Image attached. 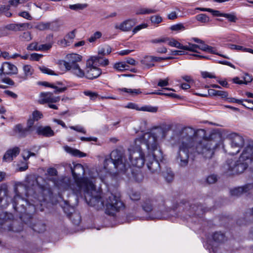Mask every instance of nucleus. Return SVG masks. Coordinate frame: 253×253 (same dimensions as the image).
I'll use <instances>...</instances> for the list:
<instances>
[{
    "instance_id": "nucleus-42",
    "label": "nucleus",
    "mask_w": 253,
    "mask_h": 253,
    "mask_svg": "<svg viewBox=\"0 0 253 253\" xmlns=\"http://www.w3.org/2000/svg\"><path fill=\"white\" fill-rule=\"evenodd\" d=\"M170 30L172 31H184L185 29V27L184 24L182 23H178L176 24L173 25L169 28Z\"/></svg>"
},
{
    "instance_id": "nucleus-61",
    "label": "nucleus",
    "mask_w": 253,
    "mask_h": 253,
    "mask_svg": "<svg viewBox=\"0 0 253 253\" xmlns=\"http://www.w3.org/2000/svg\"><path fill=\"white\" fill-rule=\"evenodd\" d=\"M43 55L37 53H34L30 55V59L32 61H39Z\"/></svg>"
},
{
    "instance_id": "nucleus-21",
    "label": "nucleus",
    "mask_w": 253,
    "mask_h": 253,
    "mask_svg": "<svg viewBox=\"0 0 253 253\" xmlns=\"http://www.w3.org/2000/svg\"><path fill=\"white\" fill-rule=\"evenodd\" d=\"M37 133L38 135L45 137H51L54 135V132L49 126H38L37 128Z\"/></svg>"
},
{
    "instance_id": "nucleus-43",
    "label": "nucleus",
    "mask_w": 253,
    "mask_h": 253,
    "mask_svg": "<svg viewBox=\"0 0 253 253\" xmlns=\"http://www.w3.org/2000/svg\"><path fill=\"white\" fill-rule=\"evenodd\" d=\"M102 34L100 32L97 31L88 39V41L89 42H94L97 39H100L102 37Z\"/></svg>"
},
{
    "instance_id": "nucleus-10",
    "label": "nucleus",
    "mask_w": 253,
    "mask_h": 253,
    "mask_svg": "<svg viewBox=\"0 0 253 253\" xmlns=\"http://www.w3.org/2000/svg\"><path fill=\"white\" fill-rule=\"evenodd\" d=\"M93 64L92 60H87L86 64L84 77L89 79L93 80L97 78L102 73L101 70Z\"/></svg>"
},
{
    "instance_id": "nucleus-59",
    "label": "nucleus",
    "mask_w": 253,
    "mask_h": 253,
    "mask_svg": "<svg viewBox=\"0 0 253 253\" xmlns=\"http://www.w3.org/2000/svg\"><path fill=\"white\" fill-rule=\"evenodd\" d=\"M129 197L132 201H138L140 199V193L137 192H133L129 194Z\"/></svg>"
},
{
    "instance_id": "nucleus-24",
    "label": "nucleus",
    "mask_w": 253,
    "mask_h": 253,
    "mask_svg": "<svg viewBox=\"0 0 253 253\" xmlns=\"http://www.w3.org/2000/svg\"><path fill=\"white\" fill-rule=\"evenodd\" d=\"M30 224H27L31 227L33 230L38 233L43 232L45 230V225L42 221H38L36 223L33 224L32 220L30 221Z\"/></svg>"
},
{
    "instance_id": "nucleus-33",
    "label": "nucleus",
    "mask_w": 253,
    "mask_h": 253,
    "mask_svg": "<svg viewBox=\"0 0 253 253\" xmlns=\"http://www.w3.org/2000/svg\"><path fill=\"white\" fill-rule=\"evenodd\" d=\"M192 215L200 214V211H203V207L201 205H191L189 209Z\"/></svg>"
},
{
    "instance_id": "nucleus-52",
    "label": "nucleus",
    "mask_w": 253,
    "mask_h": 253,
    "mask_svg": "<svg viewBox=\"0 0 253 253\" xmlns=\"http://www.w3.org/2000/svg\"><path fill=\"white\" fill-rule=\"evenodd\" d=\"M42 114L41 112L38 110H36L33 112L32 117H31L33 119V120H35V121H38L40 119L42 118Z\"/></svg>"
},
{
    "instance_id": "nucleus-15",
    "label": "nucleus",
    "mask_w": 253,
    "mask_h": 253,
    "mask_svg": "<svg viewBox=\"0 0 253 253\" xmlns=\"http://www.w3.org/2000/svg\"><path fill=\"white\" fill-rule=\"evenodd\" d=\"M221 233L220 232H215L212 234L210 239V245L214 253H217L218 249L221 245Z\"/></svg>"
},
{
    "instance_id": "nucleus-3",
    "label": "nucleus",
    "mask_w": 253,
    "mask_h": 253,
    "mask_svg": "<svg viewBox=\"0 0 253 253\" xmlns=\"http://www.w3.org/2000/svg\"><path fill=\"white\" fill-rule=\"evenodd\" d=\"M73 176L75 179V184L71 186L74 194L77 196L82 195L83 193L86 203L90 206H95L97 209L102 208L103 205L97 197H93L92 193L95 192V186L87 178L83 177L84 174V169L80 164L75 165L71 168Z\"/></svg>"
},
{
    "instance_id": "nucleus-20",
    "label": "nucleus",
    "mask_w": 253,
    "mask_h": 253,
    "mask_svg": "<svg viewBox=\"0 0 253 253\" xmlns=\"http://www.w3.org/2000/svg\"><path fill=\"white\" fill-rule=\"evenodd\" d=\"M13 131L19 138H24L30 133L27 128L24 127L21 124L15 125L13 128Z\"/></svg>"
},
{
    "instance_id": "nucleus-57",
    "label": "nucleus",
    "mask_w": 253,
    "mask_h": 253,
    "mask_svg": "<svg viewBox=\"0 0 253 253\" xmlns=\"http://www.w3.org/2000/svg\"><path fill=\"white\" fill-rule=\"evenodd\" d=\"M148 26V25L147 23H142L139 25L135 27L132 30V32L133 34H134L138 32L139 31L141 30V29L147 28Z\"/></svg>"
},
{
    "instance_id": "nucleus-7",
    "label": "nucleus",
    "mask_w": 253,
    "mask_h": 253,
    "mask_svg": "<svg viewBox=\"0 0 253 253\" xmlns=\"http://www.w3.org/2000/svg\"><path fill=\"white\" fill-rule=\"evenodd\" d=\"M225 139L230 141L231 148L224 151L232 155L238 154L245 145V139L242 135L223 129L222 130V141Z\"/></svg>"
},
{
    "instance_id": "nucleus-16",
    "label": "nucleus",
    "mask_w": 253,
    "mask_h": 253,
    "mask_svg": "<svg viewBox=\"0 0 253 253\" xmlns=\"http://www.w3.org/2000/svg\"><path fill=\"white\" fill-rule=\"evenodd\" d=\"M20 149L18 147H14L8 149L5 153L2 158L3 161L11 162L20 153Z\"/></svg>"
},
{
    "instance_id": "nucleus-13",
    "label": "nucleus",
    "mask_w": 253,
    "mask_h": 253,
    "mask_svg": "<svg viewBox=\"0 0 253 253\" xmlns=\"http://www.w3.org/2000/svg\"><path fill=\"white\" fill-rule=\"evenodd\" d=\"M136 19H128L124 21L120 24H116L115 26V28L123 32H128L130 31L132 29V27L136 25Z\"/></svg>"
},
{
    "instance_id": "nucleus-53",
    "label": "nucleus",
    "mask_w": 253,
    "mask_h": 253,
    "mask_svg": "<svg viewBox=\"0 0 253 253\" xmlns=\"http://www.w3.org/2000/svg\"><path fill=\"white\" fill-rule=\"evenodd\" d=\"M77 33V30L74 29L73 31L68 33L65 36V37L69 41H72V43L73 42V41L76 37V34Z\"/></svg>"
},
{
    "instance_id": "nucleus-14",
    "label": "nucleus",
    "mask_w": 253,
    "mask_h": 253,
    "mask_svg": "<svg viewBox=\"0 0 253 253\" xmlns=\"http://www.w3.org/2000/svg\"><path fill=\"white\" fill-rule=\"evenodd\" d=\"M60 100L59 96H55L50 92H41L40 95L39 102L41 104L49 103H56Z\"/></svg>"
},
{
    "instance_id": "nucleus-40",
    "label": "nucleus",
    "mask_w": 253,
    "mask_h": 253,
    "mask_svg": "<svg viewBox=\"0 0 253 253\" xmlns=\"http://www.w3.org/2000/svg\"><path fill=\"white\" fill-rule=\"evenodd\" d=\"M230 48L237 50H241L245 52H249L253 53V50L250 48H245L241 45H236L234 44L229 45Z\"/></svg>"
},
{
    "instance_id": "nucleus-49",
    "label": "nucleus",
    "mask_w": 253,
    "mask_h": 253,
    "mask_svg": "<svg viewBox=\"0 0 253 253\" xmlns=\"http://www.w3.org/2000/svg\"><path fill=\"white\" fill-rule=\"evenodd\" d=\"M18 31L30 29L33 28L29 23L17 24Z\"/></svg>"
},
{
    "instance_id": "nucleus-29",
    "label": "nucleus",
    "mask_w": 253,
    "mask_h": 253,
    "mask_svg": "<svg viewBox=\"0 0 253 253\" xmlns=\"http://www.w3.org/2000/svg\"><path fill=\"white\" fill-rule=\"evenodd\" d=\"M41 84L44 86L49 87L54 89V93L55 94L63 92L66 89V87H58L53 84H50L47 82H43L41 83Z\"/></svg>"
},
{
    "instance_id": "nucleus-37",
    "label": "nucleus",
    "mask_w": 253,
    "mask_h": 253,
    "mask_svg": "<svg viewBox=\"0 0 253 253\" xmlns=\"http://www.w3.org/2000/svg\"><path fill=\"white\" fill-rule=\"evenodd\" d=\"M119 90L128 93L130 94L131 96H135L142 92L140 89H130L126 88H120Z\"/></svg>"
},
{
    "instance_id": "nucleus-55",
    "label": "nucleus",
    "mask_w": 253,
    "mask_h": 253,
    "mask_svg": "<svg viewBox=\"0 0 253 253\" xmlns=\"http://www.w3.org/2000/svg\"><path fill=\"white\" fill-rule=\"evenodd\" d=\"M72 43V41L68 40L65 37L58 41V44L64 47L69 46Z\"/></svg>"
},
{
    "instance_id": "nucleus-51",
    "label": "nucleus",
    "mask_w": 253,
    "mask_h": 253,
    "mask_svg": "<svg viewBox=\"0 0 253 253\" xmlns=\"http://www.w3.org/2000/svg\"><path fill=\"white\" fill-rule=\"evenodd\" d=\"M39 69H40V71L44 74H46L50 75H56V76L57 75V74L55 73L53 71L51 70V69H50L46 67H44V66L40 67Z\"/></svg>"
},
{
    "instance_id": "nucleus-17",
    "label": "nucleus",
    "mask_w": 253,
    "mask_h": 253,
    "mask_svg": "<svg viewBox=\"0 0 253 253\" xmlns=\"http://www.w3.org/2000/svg\"><path fill=\"white\" fill-rule=\"evenodd\" d=\"M35 28L40 31H43L45 30H51L53 31H57L59 29V26L58 25L56 21H53L51 22H39L35 26Z\"/></svg>"
},
{
    "instance_id": "nucleus-30",
    "label": "nucleus",
    "mask_w": 253,
    "mask_h": 253,
    "mask_svg": "<svg viewBox=\"0 0 253 253\" xmlns=\"http://www.w3.org/2000/svg\"><path fill=\"white\" fill-rule=\"evenodd\" d=\"M162 174L166 180L168 182L172 181L174 178V173L170 168H167L165 170L163 171Z\"/></svg>"
},
{
    "instance_id": "nucleus-48",
    "label": "nucleus",
    "mask_w": 253,
    "mask_h": 253,
    "mask_svg": "<svg viewBox=\"0 0 253 253\" xmlns=\"http://www.w3.org/2000/svg\"><path fill=\"white\" fill-rule=\"evenodd\" d=\"M20 39L22 41H30L32 39L31 33L29 32H24L20 36Z\"/></svg>"
},
{
    "instance_id": "nucleus-18",
    "label": "nucleus",
    "mask_w": 253,
    "mask_h": 253,
    "mask_svg": "<svg viewBox=\"0 0 253 253\" xmlns=\"http://www.w3.org/2000/svg\"><path fill=\"white\" fill-rule=\"evenodd\" d=\"M240 160L253 161V144H249L244 149L240 158Z\"/></svg>"
},
{
    "instance_id": "nucleus-58",
    "label": "nucleus",
    "mask_w": 253,
    "mask_h": 253,
    "mask_svg": "<svg viewBox=\"0 0 253 253\" xmlns=\"http://www.w3.org/2000/svg\"><path fill=\"white\" fill-rule=\"evenodd\" d=\"M70 128L77 132H81L84 134H85L86 132V130L84 129V128L80 126H70Z\"/></svg>"
},
{
    "instance_id": "nucleus-32",
    "label": "nucleus",
    "mask_w": 253,
    "mask_h": 253,
    "mask_svg": "<svg viewBox=\"0 0 253 253\" xmlns=\"http://www.w3.org/2000/svg\"><path fill=\"white\" fill-rule=\"evenodd\" d=\"M174 210H170L169 212H170L169 214H168L167 212L168 211H163V213H157L154 216H153L152 218H158V219H162V218H167L169 217V215H172V213L174 212Z\"/></svg>"
},
{
    "instance_id": "nucleus-26",
    "label": "nucleus",
    "mask_w": 253,
    "mask_h": 253,
    "mask_svg": "<svg viewBox=\"0 0 253 253\" xmlns=\"http://www.w3.org/2000/svg\"><path fill=\"white\" fill-rule=\"evenodd\" d=\"M155 202L154 200L146 199L141 205L142 209L146 212L152 211Z\"/></svg>"
},
{
    "instance_id": "nucleus-6",
    "label": "nucleus",
    "mask_w": 253,
    "mask_h": 253,
    "mask_svg": "<svg viewBox=\"0 0 253 253\" xmlns=\"http://www.w3.org/2000/svg\"><path fill=\"white\" fill-rule=\"evenodd\" d=\"M82 59V56L79 54H68L66 56V60H59L58 64L60 66H64L66 71H71V73L76 76L82 78L85 76L84 72L78 64Z\"/></svg>"
},
{
    "instance_id": "nucleus-5",
    "label": "nucleus",
    "mask_w": 253,
    "mask_h": 253,
    "mask_svg": "<svg viewBox=\"0 0 253 253\" xmlns=\"http://www.w3.org/2000/svg\"><path fill=\"white\" fill-rule=\"evenodd\" d=\"M161 128L156 129V132L146 133L142 138L136 139V142L139 141L145 144L149 153L158 158L162 157V151L160 149L157 142L158 134L162 133Z\"/></svg>"
},
{
    "instance_id": "nucleus-12",
    "label": "nucleus",
    "mask_w": 253,
    "mask_h": 253,
    "mask_svg": "<svg viewBox=\"0 0 253 253\" xmlns=\"http://www.w3.org/2000/svg\"><path fill=\"white\" fill-rule=\"evenodd\" d=\"M147 166L149 170L152 173H157L160 170V165L159 161H161L163 159V156L161 158H158L152 155L151 156L147 157Z\"/></svg>"
},
{
    "instance_id": "nucleus-64",
    "label": "nucleus",
    "mask_w": 253,
    "mask_h": 253,
    "mask_svg": "<svg viewBox=\"0 0 253 253\" xmlns=\"http://www.w3.org/2000/svg\"><path fill=\"white\" fill-rule=\"evenodd\" d=\"M197 19L202 22H206L208 20V17L205 14H200L197 15Z\"/></svg>"
},
{
    "instance_id": "nucleus-31",
    "label": "nucleus",
    "mask_w": 253,
    "mask_h": 253,
    "mask_svg": "<svg viewBox=\"0 0 253 253\" xmlns=\"http://www.w3.org/2000/svg\"><path fill=\"white\" fill-rule=\"evenodd\" d=\"M157 11V10L154 9L140 7L136 10L135 13L137 15L149 14L155 13Z\"/></svg>"
},
{
    "instance_id": "nucleus-45",
    "label": "nucleus",
    "mask_w": 253,
    "mask_h": 253,
    "mask_svg": "<svg viewBox=\"0 0 253 253\" xmlns=\"http://www.w3.org/2000/svg\"><path fill=\"white\" fill-rule=\"evenodd\" d=\"M83 93L85 95L88 96L91 100H95L99 96L97 92L90 90H85Z\"/></svg>"
},
{
    "instance_id": "nucleus-19",
    "label": "nucleus",
    "mask_w": 253,
    "mask_h": 253,
    "mask_svg": "<svg viewBox=\"0 0 253 253\" xmlns=\"http://www.w3.org/2000/svg\"><path fill=\"white\" fill-rule=\"evenodd\" d=\"M1 70L3 75H15L18 73V69L16 66L7 62H5L2 64Z\"/></svg>"
},
{
    "instance_id": "nucleus-1",
    "label": "nucleus",
    "mask_w": 253,
    "mask_h": 253,
    "mask_svg": "<svg viewBox=\"0 0 253 253\" xmlns=\"http://www.w3.org/2000/svg\"><path fill=\"white\" fill-rule=\"evenodd\" d=\"M212 135L208 137L205 129H199L195 131L191 127H186L175 134L173 139L179 144V165L184 167L188 163L189 154H202L204 157L210 159L214 152L211 148L210 139Z\"/></svg>"
},
{
    "instance_id": "nucleus-38",
    "label": "nucleus",
    "mask_w": 253,
    "mask_h": 253,
    "mask_svg": "<svg viewBox=\"0 0 253 253\" xmlns=\"http://www.w3.org/2000/svg\"><path fill=\"white\" fill-rule=\"evenodd\" d=\"M150 20L154 25H158L163 21L162 17L159 14L151 16Z\"/></svg>"
},
{
    "instance_id": "nucleus-27",
    "label": "nucleus",
    "mask_w": 253,
    "mask_h": 253,
    "mask_svg": "<svg viewBox=\"0 0 253 253\" xmlns=\"http://www.w3.org/2000/svg\"><path fill=\"white\" fill-rule=\"evenodd\" d=\"M65 150L67 153L75 157L82 158L86 156V154L80 151L78 149H73L69 146L65 147Z\"/></svg>"
},
{
    "instance_id": "nucleus-28",
    "label": "nucleus",
    "mask_w": 253,
    "mask_h": 253,
    "mask_svg": "<svg viewBox=\"0 0 253 253\" xmlns=\"http://www.w3.org/2000/svg\"><path fill=\"white\" fill-rule=\"evenodd\" d=\"M7 226V230L9 231H12L15 232H19L23 230L22 226L19 225L18 228L16 227V223L15 222H13L12 224L9 225L6 224V223H3V220L0 219V225Z\"/></svg>"
},
{
    "instance_id": "nucleus-60",
    "label": "nucleus",
    "mask_w": 253,
    "mask_h": 253,
    "mask_svg": "<svg viewBox=\"0 0 253 253\" xmlns=\"http://www.w3.org/2000/svg\"><path fill=\"white\" fill-rule=\"evenodd\" d=\"M149 58L152 61L160 62L161 61L164 60L172 59V58L171 57H160L151 56L149 57Z\"/></svg>"
},
{
    "instance_id": "nucleus-34",
    "label": "nucleus",
    "mask_w": 253,
    "mask_h": 253,
    "mask_svg": "<svg viewBox=\"0 0 253 253\" xmlns=\"http://www.w3.org/2000/svg\"><path fill=\"white\" fill-rule=\"evenodd\" d=\"M112 51V48L109 45H104L100 47L98 53L99 55H105L110 54Z\"/></svg>"
},
{
    "instance_id": "nucleus-62",
    "label": "nucleus",
    "mask_w": 253,
    "mask_h": 253,
    "mask_svg": "<svg viewBox=\"0 0 253 253\" xmlns=\"http://www.w3.org/2000/svg\"><path fill=\"white\" fill-rule=\"evenodd\" d=\"M35 121L30 117L27 121V129L31 132L32 131V127L34 124Z\"/></svg>"
},
{
    "instance_id": "nucleus-47",
    "label": "nucleus",
    "mask_w": 253,
    "mask_h": 253,
    "mask_svg": "<svg viewBox=\"0 0 253 253\" xmlns=\"http://www.w3.org/2000/svg\"><path fill=\"white\" fill-rule=\"evenodd\" d=\"M222 17L226 18L229 22H235L237 18L233 13H222Z\"/></svg>"
},
{
    "instance_id": "nucleus-63",
    "label": "nucleus",
    "mask_w": 253,
    "mask_h": 253,
    "mask_svg": "<svg viewBox=\"0 0 253 253\" xmlns=\"http://www.w3.org/2000/svg\"><path fill=\"white\" fill-rule=\"evenodd\" d=\"M52 46L50 43L39 45V51H46L49 49Z\"/></svg>"
},
{
    "instance_id": "nucleus-41",
    "label": "nucleus",
    "mask_w": 253,
    "mask_h": 253,
    "mask_svg": "<svg viewBox=\"0 0 253 253\" xmlns=\"http://www.w3.org/2000/svg\"><path fill=\"white\" fill-rule=\"evenodd\" d=\"M128 66L125 62H119L115 64L114 68L118 71H124L128 69Z\"/></svg>"
},
{
    "instance_id": "nucleus-50",
    "label": "nucleus",
    "mask_w": 253,
    "mask_h": 253,
    "mask_svg": "<svg viewBox=\"0 0 253 253\" xmlns=\"http://www.w3.org/2000/svg\"><path fill=\"white\" fill-rule=\"evenodd\" d=\"M169 45L175 47L180 49H183V45L175 40L172 39L169 42Z\"/></svg>"
},
{
    "instance_id": "nucleus-22",
    "label": "nucleus",
    "mask_w": 253,
    "mask_h": 253,
    "mask_svg": "<svg viewBox=\"0 0 253 253\" xmlns=\"http://www.w3.org/2000/svg\"><path fill=\"white\" fill-rule=\"evenodd\" d=\"M92 60L95 65L106 66L109 64V60L106 58H104L101 56H94L88 59Z\"/></svg>"
},
{
    "instance_id": "nucleus-23",
    "label": "nucleus",
    "mask_w": 253,
    "mask_h": 253,
    "mask_svg": "<svg viewBox=\"0 0 253 253\" xmlns=\"http://www.w3.org/2000/svg\"><path fill=\"white\" fill-rule=\"evenodd\" d=\"M253 185L252 184L246 185L243 187H239L235 188L231 191V195L234 196H239L244 192H248L250 189H252Z\"/></svg>"
},
{
    "instance_id": "nucleus-8",
    "label": "nucleus",
    "mask_w": 253,
    "mask_h": 253,
    "mask_svg": "<svg viewBox=\"0 0 253 253\" xmlns=\"http://www.w3.org/2000/svg\"><path fill=\"white\" fill-rule=\"evenodd\" d=\"M15 196L12 199L13 207L15 211L19 213L25 212V208L28 205V201L22 198V196L27 194V186L19 183L16 184L14 186Z\"/></svg>"
},
{
    "instance_id": "nucleus-39",
    "label": "nucleus",
    "mask_w": 253,
    "mask_h": 253,
    "mask_svg": "<svg viewBox=\"0 0 253 253\" xmlns=\"http://www.w3.org/2000/svg\"><path fill=\"white\" fill-rule=\"evenodd\" d=\"M198 48L203 51H208L211 53H214L213 48L211 46L205 44L204 41L199 45Z\"/></svg>"
},
{
    "instance_id": "nucleus-54",
    "label": "nucleus",
    "mask_w": 253,
    "mask_h": 253,
    "mask_svg": "<svg viewBox=\"0 0 253 253\" xmlns=\"http://www.w3.org/2000/svg\"><path fill=\"white\" fill-rule=\"evenodd\" d=\"M217 180V175L215 174H211L208 176L207 178V182L209 184H213Z\"/></svg>"
},
{
    "instance_id": "nucleus-4",
    "label": "nucleus",
    "mask_w": 253,
    "mask_h": 253,
    "mask_svg": "<svg viewBox=\"0 0 253 253\" xmlns=\"http://www.w3.org/2000/svg\"><path fill=\"white\" fill-rule=\"evenodd\" d=\"M93 197H97L99 200L103 203V207L101 208L97 209L95 206H92L97 210L102 209L104 207H106V213L109 215H114L115 212L119 211L124 208V204L120 199L119 195H115L112 193H107L106 194L105 201L102 199L100 193L95 191V193H92Z\"/></svg>"
},
{
    "instance_id": "nucleus-44",
    "label": "nucleus",
    "mask_w": 253,
    "mask_h": 253,
    "mask_svg": "<svg viewBox=\"0 0 253 253\" xmlns=\"http://www.w3.org/2000/svg\"><path fill=\"white\" fill-rule=\"evenodd\" d=\"M87 5L86 4H81L77 3L75 4L69 5V7L74 10H82L86 7Z\"/></svg>"
},
{
    "instance_id": "nucleus-11",
    "label": "nucleus",
    "mask_w": 253,
    "mask_h": 253,
    "mask_svg": "<svg viewBox=\"0 0 253 253\" xmlns=\"http://www.w3.org/2000/svg\"><path fill=\"white\" fill-rule=\"evenodd\" d=\"M25 211L21 213L19 217L21 220L25 224H30V221L33 220V215L36 211V208L34 205L31 204L28 202L25 208Z\"/></svg>"
},
{
    "instance_id": "nucleus-36",
    "label": "nucleus",
    "mask_w": 253,
    "mask_h": 253,
    "mask_svg": "<svg viewBox=\"0 0 253 253\" xmlns=\"http://www.w3.org/2000/svg\"><path fill=\"white\" fill-rule=\"evenodd\" d=\"M24 75L27 78L30 77L34 73V70L33 67L30 65H25L23 67Z\"/></svg>"
},
{
    "instance_id": "nucleus-46",
    "label": "nucleus",
    "mask_w": 253,
    "mask_h": 253,
    "mask_svg": "<svg viewBox=\"0 0 253 253\" xmlns=\"http://www.w3.org/2000/svg\"><path fill=\"white\" fill-rule=\"evenodd\" d=\"M140 111L156 113L158 111V108L151 106H145L140 108Z\"/></svg>"
},
{
    "instance_id": "nucleus-56",
    "label": "nucleus",
    "mask_w": 253,
    "mask_h": 253,
    "mask_svg": "<svg viewBox=\"0 0 253 253\" xmlns=\"http://www.w3.org/2000/svg\"><path fill=\"white\" fill-rule=\"evenodd\" d=\"M39 45L37 42H33L30 43L27 47L28 50H35L39 51Z\"/></svg>"
},
{
    "instance_id": "nucleus-2",
    "label": "nucleus",
    "mask_w": 253,
    "mask_h": 253,
    "mask_svg": "<svg viewBox=\"0 0 253 253\" xmlns=\"http://www.w3.org/2000/svg\"><path fill=\"white\" fill-rule=\"evenodd\" d=\"M129 162L126 161L123 152L118 149L111 152L105 157L103 168L107 172L116 175L121 173H125L130 166L140 168L145 163L144 154L140 147L130 151L128 157Z\"/></svg>"
},
{
    "instance_id": "nucleus-35",
    "label": "nucleus",
    "mask_w": 253,
    "mask_h": 253,
    "mask_svg": "<svg viewBox=\"0 0 253 253\" xmlns=\"http://www.w3.org/2000/svg\"><path fill=\"white\" fill-rule=\"evenodd\" d=\"M132 173L133 179L138 182H141L144 179V175L143 173L139 170H136L135 171L130 169Z\"/></svg>"
},
{
    "instance_id": "nucleus-25",
    "label": "nucleus",
    "mask_w": 253,
    "mask_h": 253,
    "mask_svg": "<svg viewBox=\"0 0 253 253\" xmlns=\"http://www.w3.org/2000/svg\"><path fill=\"white\" fill-rule=\"evenodd\" d=\"M8 193L7 186L5 184L0 186V208H4L7 206V204H2L4 197H6Z\"/></svg>"
},
{
    "instance_id": "nucleus-9",
    "label": "nucleus",
    "mask_w": 253,
    "mask_h": 253,
    "mask_svg": "<svg viewBox=\"0 0 253 253\" xmlns=\"http://www.w3.org/2000/svg\"><path fill=\"white\" fill-rule=\"evenodd\" d=\"M226 166L227 167L226 169L234 174L243 172L248 168V165L246 162H244V161L240 160V158H239V160L236 161L228 160L224 167Z\"/></svg>"
}]
</instances>
